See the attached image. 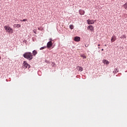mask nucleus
Segmentation results:
<instances>
[{"instance_id": "nucleus-24", "label": "nucleus", "mask_w": 127, "mask_h": 127, "mask_svg": "<svg viewBox=\"0 0 127 127\" xmlns=\"http://www.w3.org/2000/svg\"><path fill=\"white\" fill-rule=\"evenodd\" d=\"M104 51V50H103V49H102V51Z\"/></svg>"}, {"instance_id": "nucleus-18", "label": "nucleus", "mask_w": 127, "mask_h": 127, "mask_svg": "<svg viewBox=\"0 0 127 127\" xmlns=\"http://www.w3.org/2000/svg\"><path fill=\"white\" fill-rule=\"evenodd\" d=\"M21 21H23V22L27 21V19H22V20H21Z\"/></svg>"}, {"instance_id": "nucleus-9", "label": "nucleus", "mask_w": 127, "mask_h": 127, "mask_svg": "<svg viewBox=\"0 0 127 127\" xmlns=\"http://www.w3.org/2000/svg\"><path fill=\"white\" fill-rule=\"evenodd\" d=\"M88 28L91 31H94V27H93L92 25H89V27H88Z\"/></svg>"}, {"instance_id": "nucleus-23", "label": "nucleus", "mask_w": 127, "mask_h": 127, "mask_svg": "<svg viewBox=\"0 0 127 127\" xmlns=\"http://www.w3.org/2000/svg\"><path fill=\"white\" fill-rule=\"evenodd\" d=\"M105 47H107V45H105Z\"/></svg>"}, {"instance_id": "nucleus-22", "label": "nucleus", "mask_w": 127, "mask_h": 127, "mask_svg": "<svg viewBox=\"0 0 127 127\" xmlns=\"http://www.w3.org/2000/svg\"><path fill=\"white\" fill-rule=\"evenodd\" d=\"M97 46L100 47V44L97 45Z\"/></svg>"}, {"instance_id": "nucleus-11", "label": "nucleus", "mask_w": 127, "mask_h": 127, "mask_svg": "<svg viewBox=\"0 0 127 127\" xmlns=\"http://www.w3.org/2000/svg\"><path fill=\"white\" fill-rule=\"evenodd\" d=\"M123 7H124L126 10H127V2H126L125 4H123Z\"/></svg>"}, {"instance_id": "nucleus-4", "label": "nucleus", "mask_w": 127, "mask_h": 127, "mask_svg": "<svg viewBox=\"0 0 127 127\" xmlns=\"http://www.w3.org/2000/svg\"><path fill=\"white\" fill-rule=\"evenodd\" d=\"M53 45V42L49 41L47 44V48H48V49L51 48V47H52Z\"/></svg>"}, {"instance_id": "nucleus-3", "label": "nucleus", "mask_w": 127, "mask_h": 127, "mask_svg": "<svg viewBox=\"0 0 127 127\" xmlns=\"http://www.w3.org/2000/svg\"><path fill=\"white\" fill-rule=\"evenodd\" d=\"M22 65H23V66L25 67V68H30V65L27 63V62H24Z\"/></svg>"}, {"instance_id": "nucleus-26", "label": "nucleus", "mask_w": 127, "mask_h": 127, "mask_svg": "<svg viewBox=\"0 0 127 127\" xmlns=\"http://www.w3.org/2000/svg\"><path fill=\"white\" fill-rule=\"evenodd\" d=\"M38 29H39L40 30V28H38Z\"/></svg>"}, {"instance_id": "nucleus-6", "label": "nucleus", "mask_w": 127, "mask_h": 127, "mask_svg": "<svg viewBox=\"0 0 127 127\" xmlns=\"http://www.w3.org/2000/svg\"><path fill=\"white\" fill-rule=\"evenodd\" d=\"M116 36H112V37H111V43H113L115 41H116Z\"/></svg>"}, {"instance_id": "nucleus-17", "label": "nucleus", "mask_w": 127, "mask_h": 127, "mask_svg": "<svg viewBox=\"0 0 127 127\" xmlns=\"http://www.w3.org/2000/svg\"><path fill=\"white\" fill-rule=\"evenodd\" d=\"M46 48V47H41V48H40V50H42Z\"/></svg>"}, {"instance_id": "nucleus-16", "label": "nucleus", "mask_w": 127, "mask_h": 127, "mask_svg": "<svg viewBox=\"0 0 127 127\" xmlns=\"http://www.w3.org/2000/svg\"><path fill=\"white\" fill-rule=\"evenodd\" d=\"M80 57L83 58V59H86V57L85 55H80Z\"/></svg>"}, {"instance_id": "nucleus-20", "label": "nucleus", "mask_w": 127, "mask_h": 127, "mask_svg": "<svg viewBox=\"0 0 127 127\" xmlns=\"http://www.w3.org/2000/svg\"><path fill=\"white\" fill-rule=\"evenodd\" d=\"M49 41L51 42H53V39L52 38L49 39Z\"/></svg>"}, {"instance_id": "nucleus-19", "label": "nucleus", "mask_w": 127, "mask_h": 127, "mask_svg": "<svg viewBox=\"0 0 127 127\" xmlns=\"http://www.w3.org/2000/svg\"><path fill=\"white\" fill-rule=\"evenodd\" d=\"M84 46L85 47H89V44H85V45H84Z\"/></svg>"}, {"instance_id": "nucleus-25", "label": "nucleus", "mask_w": 127, "mask_h": 127, "mask_svg": "<svg viewBox=\"0 0 127 127\" xmlns=\"http://www.w3.org/2000/svg\"><path fill=\"white\" fill-rule=\"evenodd\" d=\"M0 60H1V57H0Z\"/></svg>"}, {"instance_id": "nucleus-12", "label": "nucleus", "mask_w": 127, "mask_h": 127, "mask_svg": "<svg viewBox=\"0 0 127 127\" xmlns=\"http://www.w3.org/2000/svg\"><path fill=\"white\" fill-rule=\"evenodd\" d=\"M77 68H78V70L80 72L83 71V68L81 66H77Z\"/></svg>"}, {"instance_id": "nucleus-1", "label": "nucleus", "mask_w": 127, "mask_h": 127, "mask_svg": "<svg viewBox=\"0 0 127 127\" xmlns=\"http://www.w3.org/2000/svg\"><path fill=\"white\" fill-rule=\"evenodd\" d=\"M23 57L29 61H31L33 59V56L30 52L25 53V54H23Z\"/></svg>"}, {"instance_id": "nucleus-21", "label": "nucleus", "mask_w": 127, "mask_h": 127, "mask_svg": "<svg viewBox=\"0 0 127 127\" xmlns=\"http://www.w3.org/2000/svg\"><path fill=\"white\" fill-rule=\"evenodd\" d=\"M115 72H119V71L118 70V69H117V68H115Z\"/></svg>"}, {"instance_id": "nucleus-2", "label": "nucleus", "mask_w": 127, "mask_h": 127, "mask_svg": "<svg viewBox=\"0 0 127 127\" xmlns=\"http://www.w3.org/2000/svg\"><path fill=\"white\" fill-rule=\"evenodd\" d=\"M4 28H5V30L6 31V32L9 33H14V30H13V29L9 27L5 26V27H4Z\"/></svg>"}, {"instance_id": "nucleus-14", "label": "nucleus", "mask_w": 127, "mask_h": 127, "mask_svg": "<svg viewBox=\"0 0 127 127\" xmlns=\"http://www.w3.org/2000/svg\"><path fill=\"white\" fill-rule=\"evenodd\" d=\"M14 25H15L16 27H18V28H20L21 27L20 24H15Z\"/></svg>"}, {"instance_id": "nucleus-8", "label": "nucleus", "mask_w": 127, "mask_h": 127, "mask_svg": "<svg viewBox=\"0 0 127 127\" xmlns=\"http://www.w3.org/2000/svg\"><path fill=\"white\" fill-rule=\"evenodd\" d=\"M79 13L80 14V15H84L85 14V11L80 9V10H79Z\"/></svg>"}, {"instance_id": "nucleus-13", "label": "nucleus", "mask_w": 127, "mask_h": 127, "mask_svg": "<svg viewBox=\"0 0 127 127\" xmlns=\"http://www.w3.org/2000/svg\"><path fill=\"white\" fill-rule=\"evenodd\" d=\"M37 54V52L36 51H33V55L35 56Z\"/></svg>"}, {"instance_id": "nucleus-15", "label": "nucleus", "mask_w": 127, "mask_h": 127, "mask_svg": "<svg viewBox=\"0 0 127 127\" xmlns=\"http://www.w3.org/2000/svg\"><path fill=\"white\" fill-rule=\"evenodd\" d=\"M69 28L71 29H73V25H69Z\"/></svg>"}, {"instance_id": "nucleus-7", "label": "nucleus", "mask_w": 127, "mask_h": 127, "mask_svg": "<svg viewBox=\"0 0 127 127\" xmlns=\"http://www.w3.org/2000/svg\"><path fill=\"white\" fill-rule=\"evenodd\" d=\"M80 38L79 37L76 36L74 38V41L75 42H79L80 41Z\"/></svg>"}, {"instance_id": "nucleus-5", "label": "nucleus", "mask_w": 127, "mask_h": 127, "mask_svg": "<svg viewBox=\"0 0 127 127\" xmlns=\"http://www.w3.org/2000/svg\"><path fill=\"white\" fill-rule=\"evenodd\" d=\"M95 21L96 20H92L89 19L87 20V23H88V24H89V25H91V24H94Z\"/></svg>"}, {"instance_id": "nucleus-10", "label": "nucleus", "mask_w": 127, "mask_h": 127, "mask_svg": "<svg viewBox=\"0 0 127 127\" xmlns=\"http://www.w3.org/2000/svg\"><path fill=\"white\" fill-rule=\"evenodd\" d=\"M102 63H104L105 64H106V65L109 64V62H108V61H107L106 60H103L102 61Z\"/></svg>"}]
</instances>
